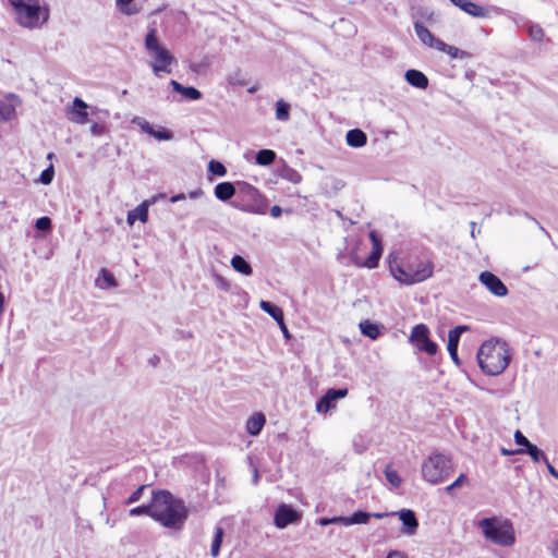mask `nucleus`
I'll list each match as a JSON object with an SVG mask.
<instances>
[{
	"mask_svg": "<svg viewBox=\"0 0 558 558\" xmlns=\"http://www.w3.org/2000/svg\"><path fill=\"white\" fill-rule=\"evenodd\" d=\"M154 520L171 530H181L189 517L184 501L168 490L154 492Z\"/></svg>",
	"mask_w": 558,
	"mask_h": 558,
	"instance_id": "nucleus-1",
	"label": "nucleus"
},
{
	"mask_svg": "<svg viewBox=\"0 0 558 558\" xmlns=\"http://www.w3.org/2000/svg\"><path fill=\"white\" fill-rule=\"evenodd\" d=\"M510 356L507 342L499 339L483 342L477 351L478 365L489 376L501 374L508 367Z\"/></svg>",
	"mask_w": 558,
	"mask_h": 558,
	"instance_id": "nucleus-2",
	"label": "nucleus"
},
{
	"mask_svg": "<svg viewBox=\"0 0 558 558\" xmlns=\"http://www.w3.org/2000/svg\"><path fill=\"white\" fill-rule=\"evenodd\" d=\"M19 25L28 29L41 28L49 20V5L43 0H9Z\"/></svg>",
	"mask_w": 558,
	"mask_h": 558,
	"instance_id": "nucleus-3",
	"label": "nucleus"
},
{
	"mask_svg": "<svg viewBox=\"0 0 558 558\" xmlns=\"http://www.w3.org/2000/svg\"><path fill=\"white\" fill-rule=\"evenodd\" d=\"M390 272L399 282L411 286L425 281L433 276L434 265L424 258L409 259L404 264L389 262Z\"/></svg>",
	"mask_w": 558,
	"mask_h": 558,
	"instance_id": "nucleus-4",
	"label": "nucleus"
},
{
	"mask_svg": "<svg viewBox=\"0 0 558 558\" xmlns=\"http://www.w3.org/2000/svg\"><path fill=\"white\" fill-rule=\"evenodd\" d=\"M144 46L147 53L154 59L151 63L153 72L156 76L160 73H170V65L174 61L171 52L163 47L158 38L157 29L150 27L145 36Z\"/></svg>",
	"mask_w": 558,
	"mask_h": 558,
	"instance_id": "nucleus-5",
	"label": "nucleus"
},
{
	"mask_svg": "<svg viewBox=\"0 0 558 558\" xmlns=\"http://www.w3.org/2000/svg\"><path fill=\"white\" fill-rule=\"evenodd\" d=\"M484 536L499 546H511L515 538L509 521L500 522L495 518H484L478 522Z\"/></svg>",
	"mask_w": 558,
	"mask_h": 558,
	"instance_id": "nucleus-6",
	"label": "nucleus"
},
{
	"mask_svg": "<svg viewBox=\"0 0 558 558\" xmlns=\"http://www.w3.org/2000/svg\"><path fill=\"white\" fill-rule=\"evenodd\" d=\"M453 466L449 456L435 452L422 464V476L430 484L445 481L452 472Z\"/></svg>",
	"mask_w": 558,
	"mask_h": 558,
	"instance_id": "nucleus-7",
	"label": "nucleus"
},
{
	"mask_svg": "<svg viewBox=\"0 0 558 558\" xmlns=\"http://www.w3.org/2000/svg\"><path fill=\"white\" fill-rule=\"evenodd\" d=\"M409 340L420 351H423L429 355H434L438 351L437 343L429 339V329L425 324H418L414 326Z\"/></svg>",
	"mask_w": 558,
	"mask_h": 558,
	"instance_id": "nucleus-8",
	"label": "nucleus"
},
{
	"mask_svg": "<svg viewBox=\"0 0 558 558\" xmlns=\"http://www.w3.org/2000/svg\"><path fill=\"white\" fill-rule=\"evenodd\" d=\"M368 236L373 244V250H372L371 254L363 262L360 260L359 258H353V263L359 267H365L368 269H373L378 266L379 259L383 254V245H381V240L375 230H372L369 232Z\"/></svg>",
	"mask_w": 558,
	"mask_h": 558,
	"instance_id": "nucleus-9",
	"label": "nucleus"
},
{
	"mask_svg": "<svg viewBox=\"0 0 558 558\" xmlns=\"http://www.w3.org/2000/svg\"><path fill=\"white\" fill-rule=\"evenodd\" d=\"M349 393L348 388H330L328 389L325 395L317 400L316 402V411L318 413H327L332 408H335V403L345 398Z\"/></svg>",
	"mask_w": 558,
	"mask_h": 558,
	"instance_id": "nucleus-10",
	"label": "nucleus"
},
{
	"mask_svg": "<svg viewBox=\"0 0 558 558\" xmlns=\"http://www.w3.org/2000/svg\"><path fill=\"white\" fill-rule=\"evenodd\" d=\"M478 280L496 296L501 298L508 294V289L505 283L490 271H482L478 276Z\"/></svg>",
	"mask_w": 558,
	"mask_h": 558,
	"instance_id": "nucleus-11",
	"label": "nucleus"
},
{
	"mask_svg": "<svg viewBox=\"0 0 558 558\" xmlns=\"http://www.w3.org/2000/svg\"><path fill=\"white\" fill-rule=\"evenodd\" d=\"M132 123L136 124L142 132L155 137L158 141H171L173 138V133L166 128H159L155 130L154 126L146 121L144 118L134 117L132 119Z\"/></svg>",
	"mask_w": 558,
	"mask_h": 558,
	"instance_id": "nucleus-12",
	"label": "nucleus"
},
{
	"mask_svg": "<svg viewBox=\"0 0 558 558\" xmlns=\"http://www.w3.org/2000/svg\"><path fill=\"white\" fill-rule=\"evenodd\" d=\"M274 520L277 527L284 529L289 524L296 523L300 514L291 506L282 504L277 508Z\"/></svg>",
	"mask_w": 558,
	"mask_h": 558,
	"instance_id": "nucleus-13",
	"label": "nucleus"
},
{
	"mask_svg": "<svg viewBox=\"0 0 558 558\" xmlns=\"http://www.w3.org/2000/svg\"><path fill=\"white\" fill-rule=\"evenodd\" d=\"M468 329H469L468 326L459 325V326H456L453 329L449 330L447 350L456 365H460V363H461L460 359L458 356V345H459L460 337Z\"/></svg>",
	"mask_w": 558,
	"mask_h": 558,
	"instance_id": "nucleus-14",
	"label": "nucleus"
},
{
	"mask_svg": "<svg viewBox=\"0 0 558 558\" xmlns=\"http://www.w3.org/2000/svg\"><path fill=\"white\" fill-rule=\"evenodd\" d=\"M250 196L255 201V204L253 205H244V206H238L233 204L235 208H239L243 211L251 213V214H257V215H265L267 210V201L265 197L262 196V194L253 186H250Z\"/></svg>",
	"mask_w": 558,
	"mask_h": 558,
	"instance_id": "nucleus-15",
	"label": "nucleus"
},
{
	"mask_svg": "<svg viewBox=\"0 0 558 558\" xmlns=\"http://www.w3.org/2000/svg\"><path fill=\"white\" fill-rule=\"evenodd\" d=\"M403 524L402 533L405 535L415 534L418 527V521L416 519L415 512L410 509H402L398 512H395Z\"/></svg>",
	"mask_w": 558,
	"mask_h": 558,
	"instance_id": "nucleus-16",
	"label": "nucleus"
},
{
	"mask_svg": "<svg viewBox=\"0 0 558 558\" xmlns=\"http://www.w3.org/2000/svg\"><path fill=\"white\" fill-rule=\"evenodd\" d=\"M156 199L157 196H154L150 199H146L141 203L135 209L130 210L128 213L126 222L131 226L135 222V220L146 222L148 220V208L150 205L155 204Z\"/></svg>",
	"mask_w": 558,
	"mask_h": 558,
	"instance_id": "nucleus-17",
	"label": "nucleus"
},
{
	"mask_svg": "<svg viewBox=\"0 0 558 558\" xmlns=\"http://www.w3.org/2000/svg\"><path fill=\"white\" fill-rule=\"evenodd\" d=\"M88 106L81 98H75L73 100V108L71 110L70 120L80 124H84L88 122Z\"/></svg>",
	"mask_w": 558,
	"mask_h": 558,
	"instance_id": "nucleus-18",
	"label": "nucleus"
},
{
	"mask_svg": "<svg viewBox=\"0 0 558 558\" xmlns=\"http://www.w3.org/2000/svg\"><path fill=\"white\" fill-rule=\"evenodd\" d=\"M404 78L411 86L420 89H425L428 86L427 76L418 70H408L404 74Z\"/></svg>",
	"mask_w": 558,
	"mask_h": 558,
	"instance_id": "nucleus-19",
	"label": "nucleus"
},
{
	"mask_svg": "<svg viewBox=\"0 0 558 558\" xmlns=\"http://www.w3.org/2000/svg\"><path fill=\"white\" fill-rule=\"evenodd\" d=\"M414 31L420 40L432 48L436 49V43H439L440 39L435 38L434 35L428 31V28L422 23L416 21L414 23Z\"/></svg>",
	"mask_w": 558,
	"mask_h": 558,
	"instance_id": "nucleus-20",
	"label": "nucleus"
},
{
	"mask_svg": "<svg viewBox=\"0 0 558 558\" xmlns=\"http://www.w3.org/2000/svg\"><path fill=\"white\" fill-rule=\"evenodd\" d=\"M235 186L231 182H220L215 186L214 194L221 201L227 202L235 195Z\"/></svg>",
	"mask_w": 558,
	"mask_h": 558,
	"instance_id": "nucleus-21",
	"label": "nucleus"
},
{
	"mask_svg": "<svg viewBox=\"0 0 558 558\" xmlns=\"http://www.w3.org/2000/svg\"><path fill=\"white\" fill-rule=\"evenodd\" d=\"M345 141L349 146L360 148L367 143V136L362 130L352 129L347 132Z\"/></svg>",
	"mask_w": 558,
	"mask_h": 558,
	"instance_id": "nucleus-22",
	"label": "nucleus"
},
{
	"mask_svg": "<svg viewBox=\"0 0 558 558\" xmlns=\"http://www.w3.org/2000/svg\"><path fill=\"white\" fill-rule=\"evenodd\" d=\"M170 85L172 86L174 92L180 93L190 100H198L202 98V93L193 86H183L174 80L170 82Z\"/></svg>",
	"mask_w": 558,
	"mask_h": 558,
	"instance_id": "nucleus-23",
	"label": "nucleus"
},
{
	"mask_svg": "<svg viewBox=\"0 0 558 558\" xmlns=\"http://www.w3.org/2000/svg\"><path fill=\"white\" fill-rule=\"evenodd\" d=\"M436 49L449 54L452 59H465L471 58V53L464 50H461L454 46H450L442 40L436 43Z\"/></svg>",
	"mask_w": 558,
	"mask_h": 558,
	"instance_id": "nucleus-24",
	"label": "nucleus"
},
{
	"mask_svg": "<svg viewBox=\"0 0 558 558\" xmlns=\"http://www.w3.org/2000/svg\"><path fill=\"white\" fill-rule=\"evenodd\" d=\"M266 423L265 416L262 413L254 414L247 420L246 430L252 436H257Z\"/></svg>",
	"mask_w": 558,
	"mask_h": 558,
	"instance_id": "nucleus-25",
	"label": "nucleus"
},
{
	"mask_svg": "<svg viewBox=\"0 0 558 558\" xmlns=\"http://www.w3.org/2000/svg\"><path fill=\"white\" fill-rule=\"evenodd\" d=\"M278 175L293 184H299L302 181L300 172L288 166L284 161H282L281 167L278 169Z\"/></svg>",
	"mask_w": 558,
	"mask_h": 558,
	"instance_id": "nucleus-26",
	"label": "nucleus"
},
{
	"mask_svg": "<svg viewBox=\"0 0 558 558\" xmlns=\"http://www.w3.org/2000/svg\"><path fill=\"white\" fill-rule=\"evenodd\" d=\"M96 284L101 289H109V288H116L118 286V282L114 278V276L107 270L106 268H102L99 272V276L96 280Z\"/></svg>",
	"mask_w": 558,
	"mask_h": 558,
	"instance_id": "nucleus-27",
	"label": "nucleus"
},
{
	"mask_svg": "<svg viewBox=\"0 0 558 558\" xmlns=\"http://www.w3.org/2000/svg\"><path fill=\"white\" fill-rule=\"evenodd\" d=\"M371 518L372 513L357 510L350 517H343V525L366 524Z\"/></svg>",
	"mask_w": 558,
	"mask_h": 558,
	"instance_id": "nucleus-28",
	"label": "nucleus"
},
{
	"mask_svg": "<svg viewBox=\"0 0 558 558\" xmlns=\"http://www.w3.org/2000/svg\"><path fill=\"white\" fill-rule=\"evenodd\" d=\"M461 10L474 17H486L488 15L487 9L469 0L463 2Z\"/></svg>",
	"mask_w": 558,
	"mask_h": 558,
	"instance_id": "nucleus-29",
	"label": "nucleus"
},
{
	"mask_svg": "<svg viewBox=\"0 0 558 558\" xmlns=\"http://www.w3.org/2000/svg\"><path fill=\"white\" fill-rule=\"evenodd\" d=\"M231 266L235 271L245 276H251L253 274L251 265L240 255H234L231 258Z\"/></svg>",
	"mask_w": 558,
	"mask_h": 558,
	"instance_id": "nucleus-30",
	"label": "nucleus"
},
{
	"mask_svg": "<svg viewBox=\"0 0 558 558\" xmlns=\"http://www.w3.org/2000/svg\"><path fill=\"white\" fill-rule=\"evenodd\" d=\"M259 306L264 312H266L268 315H270L277 323H280V320H283V312L277 305H275L268 301H262L259 303Z\"/></svg>",
	"mask_w": 558,
	"mask_h": 558,
	"instance_id": "nucleus-31",
	"label": "nucleus"
},
{
	"mask_svg": "<svg viewBox=\"0 0 558 558\" xmlns=\"http://www.w3.org/2000/svg\"><path fill=\"white\" fill-rule=\"evenodd\" d=\"M276 153L271 149H260L256 153L255 161L259 166H269L276 160Z\"/></svg>",
	"mask_w": 558,
	"mask_h": 558,
	"instance_id": "nucleus-32",
	"label": "nucleus"
},
{
	"mask_svg": "<svg viewBox=\"0 0 558 558\" xmlns=\"http://www.w3.org/2000/svg\"><path fill=\"white\" fill-rule=\"evenodd\" d=\"M225 530L221 526H216L215 535L210 546V555L216 558L220 553V547L223 541Z\"/></svg>",
	"mask_w": 558,
	"mask_h": 558,
	"instance_id": "nucleus-33",
	"label": "nucleus"
},
{
	"mask_svg": "<svg viewBox=\"0 0 558 558\" xmlns=\"http://www.w3.org/2000/svg\"><path fill=\"white\" fill-rule=\"evenodd\" d=\"M134 0H116L118 9L125 15H135L141 7L133 3Z\"/></svg>",
	"mask_w": 558,
	"mask_h": 558,
	"instance_id": "nucleus-34",
	"label": "nucleus"
},
{
	"mask_svg": "<svg viewBox=\"0 0 558 558\" xmlns=\"http://www.w3.org/2000/svg\"><path fill=\"white\" fill-rule=\"evenodd\" d=\"M360 329L362 335L375 340L379 336V329L376 324L371 323L369 320H363L360 323Z\"/></svg>",
	"mask_w": 558,
	"mask_h": 558,
	"instance_id": "nucleus-35",
	"label": "nucleus"
},
{
	"mask_svg": "<svg viewBox=\"0 0 558 558\" xmlns=\"http://www.w3.org/2000/svg\"><path fill=\"white\" fill-rule=\"evenodd\" d=\"M154 496L151 497V501L150 504L148 505H142V506H138V507H135V508H132L130 511H129V514L131 517H137V515H142V514H145V515H148L153 520H154Z\"/></svg>",
	"mask_w": 558,
	"mask_h": 558,
	"instance_id": "nucleus-36",
	"label": "nucleus"
},
{
	"mask_svg": "<svg viewBox=\"0 0 558 558\" xmlns=\"http://www.w3.org/2000/svg\"><path fill=\"white\" fill-rule=\"evenodd\" d=\"M276 119L279 121H288L290 119V105L283 100L276 102Z\"/></svg>",
	"mask_w": 558,
	"mask_h": 558,
	"instance_id": "nucleus-37",
	"label": "nucleus"
},
{
	"mask_svg": "<svg viewBox=\"0 0 558 558\" xmlns=\"http://www.w3.org/2000/svg\"><path fill=\"white\" fill-rule=\"evenodd\" d=\"M15 116V107L8 100H0V117L9 121Z\"/></svg>",
	"mask_w": 558,
	"mask_h": 558,
	"instance_id": "nucleus-38",
	"label": "nucleus"
},
{
	"mask_svg": "<svg viewBox=\"0 0 558 558\" xmlns=\"http://www.w3.org/2000/svg\"><path fill=\"white\" fill-rule=\"evenodd\" d=\"M385 476H386L387 482L395 488H398L402 483V480H401L400 475L398 474V472L396 470L391 469L390 465L386 466Z\"/></svg>",
	"mask_w": 558,
	"mask_h": 558,
	"instance_id": "nucleus-39",
	"label": "nucleus"
},
{
	"mask_svg": "<svg viewBox=\"0 0 558 558\" xmlns=\"http://www.w3.org/2000/svg\"><path fill=\"white\" fill-rule=\"evenodd\" d=\"M524 453L529 454L534 462H539L541 460L545 461V459H547L544 452L534 444L523 449V454Z\"/></svg>",
	"mask_w": 558,
	"mask_h": 558,
	"instance_id": "nucleus-40",
	"label": "nucleus"
},
{
	"mask_svg": "<svg viewBox=\"0 0 558 558\" xmlns=\"http://www.w3.org/2000/svg\"><path fill=\"white\" fill-rule=\"evenodd\" d=\"M527 32L530 38L535 41H542L545 37L544 29L537 24L529 26Z\"/></svg>",
	"mask_w": 558,
	"mask_h": 558,
	"instance_id": "nucleus-41",
	"label": "nucleus"
},
{
	"mask_svg": "<svg viewBox=\"0 0 558 558\" xmlns=\"http://www.w3.org/2000/svg\"><path fill=\"white\" fill-rule=\"evenodd\" d=\"M208 170L210 173L219 177H223L227 173L226 167L217 160H210L208 163Z\"/></svg>",
	"mask_w": 558,
	"mask_h": 558,
	"instance_id": "nucleus-42",
	"label": "nucleus"
},
{
	"mask_svg": "<svg viewBox=\"0 0 558 558\" xmlns=\"http://www.w3.org/2000/svg\"><path fill=\"white\" fill-rule=\"evenodd\" d=\"M51 227V219L47 216L38 218L35 222V228L39 231H50Z\"/></svg>",
	"mask_w": 558,
	"mask_h": 558,
	"instance_id": "nucleus-43",
	"label": "nucleus"
},
{
	"mask_svg": "<svg viewBox=\"0 0 558 558\" xmlns=\"http://www.w3.org/2000/svg\"><path fill=\"white\" fill-rule=\"evenodd\" d=\"M468 476L464 473H461L453 483H451L445 488V490L448 494H451L454 488L461 487L462 485L468 483Z\"/></svg>",
	"mask_w": 558,
	"mask_h": 558,
	"instance_id": "nucleus-44",
	"label": "nucleus"
},
{
	"mask_svg": "<svg viewBox=\"0 0 558 558\" xmlns=\"http://www.w3.org/2000/svg\"><path fill=\"white\" fill-rule=\"evenodd\" d=\"M54 175V169L53 166L50 165L47 169H45L40 174V182L43 184H49L51 183Z\"/></svg>",
	"mask_w": 558,
	"mask_h": 558,
	"instance_id": "nucleus-45",
	"label": "nucleus"
},
{
	"mask_svg": "<svg viewBox=\"0 0 558 558\" xmlns=\"http://www.w3.org/2000/svg\"><path fill=\"white\" fill-rule=\"evenodd\" d=\"M146 485L140 486L135 492L132 493V495L125 500V505H131L136 501H138L143 495V492L145 490Z\"/></svg>",
	"mask_w": 558,
	"mask_h": 558,
	"instance_id": "nucleus-46",
	"label": "nucleus"
},
{
	"mask_svg": "<svg viewBox=\"0 0 558 558\" xmlns=\"http://www.w3.org/2000/svg\"><path fill=\"white\" fill-rule=\"evenodd\" d=\"M514 441L517 445L522 446V449H526L532 444L520 430H515Z\"/></svg>",
	"mask_w": 558,
	"mask_h": 558,
	"instance_id": "nucleus-47",
	"label": "nucleus"
},
{
	"mask_svg": "<svg viewBox=\"0 0 558 558\" xmlns=\"http://www.w3.org/2000/svg\"><path fill=\"white\" fill-rule=\"evenodd\" d=\"M343 517H332V518H320L318 520V524L322 526H326L329 524H337L340 523L343 525Z\"/></svg>",
	"mask_w": 558,
	"mask_h": 558,
	"instance_id": "nucleus-48",
	"label": "nucleus"
},
{
	"mask_svg": "<svg viewBox=\"0 0 558 558\" xmlns=\"http://www.w3.org/2000/svg\"><path fill=\"white\" fill-rule=\"evenodd\" d=\"M105 132V126L99 123H94L90 126V133L95 136L101 135Z\"/></svg>",
	"mask_w": 558,
	"mask_h": 558,
	"instance_id": "nucleus-49",
	"label": "nucleus"
},
{
	"mask_svg": "<svg viewBox=\"0 0 558 558\" xmlns=\"http://www.w3.org/2000/svg\"><path fill=\"white\" fill-rule=\"evenodd\" d=\"M386 558H409L403 551L390 550Z\"/></svg>",
	"mask_w": 558,
	"mask_h": 558,
	"instance_id": "nucleus-50",
	"label": "nucleus"
},
{
	"mask_svg": "<svg viewBox=\"0 0 558 558\" xmlns=\"http://www.w3.org/2000/svg\"><path fill=\"white\" fill-rule=\"evenodd\" d=\"M239 74H240V72H235L234 74H230L228 76L229 84H231V85H235V84L244 85L245 84L244 82H241V81L238 80V75Z\"/></svg>",
	"mask_w": 558,
	"mask_h": 558,
	"instance_id": "nucleus-51",
	"label": "nucleus"
},
{
	"mask_svg": "<svg viewBox=\"0 0 558 558\" xmlns=\"http://www.w3.org/2000/svg\"><path fill=\"white\" fill-rule=\"evenodd\" d=\"M500 452L502 456L523 454V449L509 450L506 448H501Z\"/></svg>",
	"mask_w": 558,
	"mask_h": 558,
	"instance_id": "nucleus-52",
	"label": "nucleus"
},
{
	"mask_svg": "<svg viewBox=\"0 0 558 558\" xmlns=\"http://www.w3.org/2000/svg\"><path fill=\"white\" fill-rule=\"evenodd\" d=\"M282 214V208L278 205H275L270 208V215L274 218H279Z\"/></svg>",
	"mask_w": 558,
	"mask_h": 558,
	"instance_id": "nucleus-53",
	"label": "nucleus"
},
{
	"mask_svg": "<svg viewBox=\"0 0 558 558\" xmlns=\"http://www.w3.org/2000/svg\"><path fill=\"white\" fill-rule=\"evenodd\" d=\"M204 195V191L202 189L194 190L187 194L191 199H197Z\"/></svg>",
	"mask_w": 558,
	"mask_h": 558,
	"instance_id": "nucleus-54",
	"label": "nucleus"
},
{
	"mask_svg": "<svg viewBox=\"0 0 558 558\" xmlns=\"http://www.w3.org/2000/svg\"><path fill=\"white\" fill-rule=\"evenodd\" d=\"M545 464L547 466V470L548 472L556 478H558V472L556 471V469L550 464V462L548 461V459H545Z\"/></svg>",
	"mask_w": 558,
	"mask_h": 558,
	"instance_id": "nucleus-55",
	"label": "nucleus"
},
{
	"mask_svg": "<svg viewBox=\"0 0 558 558\" xmlns=\"http://www.w3.org/2000/svg\"><path fill=\"white\" fill-rule=\"evenodd\" d=\"M185 198H186V195L184 193H180V194L171 196L170 202L177 203V202L183 201Z\"/></svg>",
	"mask_w": 558,
	"mask_h": 558,
	"instance_id": "nucleus-56",
	"label": "nucleus"
},
{
	"mask_svg": "<svg viewBox=\"0 0 558 558\" xmlns=\"http://www.w3.org/2000/svg\"><path fill=\"white\" fill-rule=\"evenodd\" d=\"M278 325L280 326V329L283 332L284 337L289 339L290 338V333H289V330H288V328H287V326L284 324V319L280 320V323H278Z\"/></svg>",
	"mask_w": 558,
	"mask_h": 558,
	"instance_id": "nucleus-57",
	"label": "nucleus"
},
{
	"mask_svg": "<svg viewBox=\"0 0 558 558\" xmlns=\"http://www.w3.org/2000/svg\"><path fill=\"white\" fill-rule=\"evenodd\" d=\"M551 554L555 558H558V541L554 543Z\"/></svg>",
	"mask_w": 558,
	"mask_h": 558,
	"instance_id": "nucleus-58",
	"label": "nucleus"
},
{
	"mask_svg": "<svg viewBox=\"0 0 558 558\" xmlns=\"http://www.w3.org/2000/svg\"><path fill=\"white\" fill-rule=\"evenodd\" d=\"M450 2H452L456 7L458 8H462L463 7V2H466V0H449Z\"/></svg>",
	"mask_w": 558,
	"mask_h": 558,
	"instance_id": "nucleus-59",
	"label": "nucleus"
},
{
	"mask_svg": "<svg viewBox=\"0 0 558 558\" xmlns=\"http://www.w3.org/2000/svg\"><path fill=\"white\" fill-rule=\"evenodd\" d=\"M3 305H4V298H3L2 293H0V316L3 313Z\"/></svg>",
	"mask_w": 558,
	"mask_h": 558,
	"instance_id": "nucleus-60",
	"label": "nucleus"
},
{
	"mask_svg": "<svg viewBox=\"0 0 558 558\" xmlns=\"http://www.w3.org/2000/svg\"><path fill=\"white\" fill-rule=\"evenodd\" d=\"M150 363H151L154 366H156V365L159 363V357H158V356H156V355H155V356H153V357L150 359Z\"/></svg>",
	"mask_w": 558,
	"mask_h": 558,
	"instance_id": "nucleus-61",
	"label": "nucleus"
},
{
	"mask_svg": "<svg viewBox=\"0 0 558 558\" xmlns=\"http://www.w3.org/2000/svg\"><path fill=\"white\" fill-rule=\"evenodd\" d=\"M385 515H387V513H372V518H376V519H381Z\"/></svg>",
	"mask_w": 558,
	"mask_h": 558,
	"instance_id": "nucleus-62",
	"label": "nucleus"
},
{
	"mask_svg": "<svg viewBox=\"0 0 558 558\" xmlns=\"http://www.w3.org/2000/svg\"><path fill=\"white\" fill-rule=\"evenodd\" d=\"M475 222H471V227H472V230H471V235L474 238L475 236V233H476V230H475Z\"/></svg>",
	"mask_w": 558,
	"mask_h": 558,
	"instance_id": "nucleus-63",
	"label": "nucleus"
},
{
	"mask_svg": "<svg viewBox=\"0 0 558 558\" xmlns=\"http://www.w3.org/2000/svg\"><path fill=\"white\" fill-rule=\"evenodd\" d=\"M253 481H254V483H257V481H258V473H257V470H255Z\"/></svg>",
	"mask_w": 558,
	"mask_h": 558,
	"instance_id": "nucleus-64",
	"label": "nucleus"
}]
</instances>
